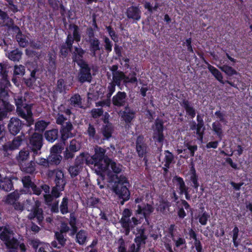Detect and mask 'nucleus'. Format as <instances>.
<instances>
[{
	"label": "nucleus",
	"instance_id": "obj_40",
	"mask_svg": "<svg viewBox=\"0 0 252 252\" xmlns=\"http://www.w3.org/2000/svg\"><path fill=\"white\" fill-rule=\"evenodd\" d=\"M183 105L187 114L192 118H194L195 116V110L193 107L190 105L189 102L187 100H184L183 102Z\"/></svg>",
	"mask_w": 252,
	"mask_h": 252
},
{
	"label": "nucleus",
	"instance_id": "obj_29",
	"mask_svg": "<svg viewBox=\"0 0 252 252\" xmlns=\"http://www.w3.org/2000/svg\"><path fill=\"white\" fill-rule=\"evenodd\" d=\"M118 243L119 246L118 247V252H126V245L122 238H121L119 241ZM128 252H138V250H135V244H132L130 247Z\"/></svg>",
	"mask_w": 252,
	"mask_h": 252
},
{
	"label": "nucleus",
	"instance_id": "obj_43",
	"mask_svg": "<svg viewBox=\"0 0 252 252\" xmlns=\"http://www.w3.org/2000/svg\"><path fill=\"white\" fill-rule=\"evenodd\" d=\"M70 86V84L67 85L63 79H60L57 83V90L60 93L65 92Z\"/></svg>",
	"mask_w": 252,
	"mask_h": 252
},
{
	"label": "nucleus",
	"instance_id": "obj_61",
	"mask_svg": "<svg viewBox=\"0 0 252 252\" xmlns=\"http://www.w3.org/2000/svg\"><path fill=\"white\" fill-rule=\"evenodd\" d=\"M173 240L175 243V245L177 247H179L180 246L185 244L186 241L185 239L183 238H178V239H175L174 238H173Z\"/></svg>",
	"mask_w": 252,
	"mask_h": 252
},
{
	"label": "nucleus",
	"instance_id": "obj_23",
	"mask_svg": "<svg viewBox=\"0 0 252 252\" xmlns=\"http://www.w3.org/2000/svg\"><path fill=\"white\" fill-rule=\"evenodd\" d=\"M173 181L176 186L177 189H178L180 190V193L181 194L185 193L186 196V198L188 199L187 193V189L183 179L180 177H175L174 178Z\"/></svg>",
	"mask_w": 252,
	"mask_h": 252
},
{
	"label": "nucleus",
	"instance_id": "obj_18",
	"mask_svg": "<svg viewBox=\"0 0 252 252\" xmlns=\"http://www.w3.org/2000/svg\"><path fill=\"white\" fill-rule=\"evenodd\" d=\"M22 122L17 118H12L8 124V128L10 132L13 135L18 134L21 129Z\"/></svg>",
	"mask_w": 252,
	"mask_h": 252
},
{
	"label": "nucleus",
	"instance_id": "obj_51",
	"mask_svg": "<svg viewBox=\"0 0 252 252\" xmlns=\"http://www.w3.org/2000/svg\"><path fill=\"white\" fill-rule=\"evenodd\" d=\"M191 171L192 174L190 177V179L193 184L194 188L197 189L199 186V184L197 181V176L196 174L195 170L193 167V165L192 166Z\"/></svg>",
	"mask_w": 252,
	"mask_h": 252
},
{
	"label": "nucleus",
	"instance_id": "obj_16",
	"mask_svg": "<svg viewBox=\"0 0 252 252\" xmlns=\"http://www.w3.org/2000/svg\"><path fill=\"white\" fill-rule=\"evenodd\" d=\"M81 148V143L75 139L71 141L68 147L66 149L65 152V158H72L74 155V153L79 151Z\"/></svg>",
	"mask_w": 252,
	"mask_h": 252
},
{
	"label": "nucleus",
	"instance_id": "obj_45",
	"mask_svg": "<svg viewBox=\"0 0 252 252\" xmlns=\"http://www.w3.org/2000/svg\"><path fill=\"white\" fill-rule=\"evenodd\" d=\"M49 123L44 121L40 120L37 122L35 124V129L38 131H43L48 125Z\"/></svg>",
	"mask_w": 252,
	"mask_h": 252
},
{
	"label": "nucleus",
	"instance_id": "obj_39",
	"mask_svg": "<svg viewBox=\"0 0 252 252\" xmlns=\"http://www.w3.org/2000/svg\"><path fill=\"white\" fill-rule=\"evenodd\" d=\"M30 157V152L28 148L23 149L19 152L17 157V160L19 162H23L28 159Z\"/></svg>",
	"mask_w": 252,
	"mask_h": 252
},
{
	"label": "nucleus",
	"instance_id": "obj_2",
	"mask_svg": "<svg viewBox=\"0 0 252 252\" xmlns=\"http://www.w3.org/2000/svg\"><path fill=\"white\" fill-rule=\"evenodd\" d=\"M13 231L8 226L0 227V239L4 243L9 249L8 252H17L16 250L19 247L22 252H25L26 247L23 243L20 244L14 238Z\"/></svg>",
	"mask_w": 252,
	"mask_h": 252
},
{
	"label": "nucleus",
	"instance_id": "obj_54",
	"mask_svg": "<svg viewBox=\"0 0 252 252\" xmlns=\"http://www.w3.org/2000/svg\"><path fill=\"white\" fill-rule=\"evenodd\" d=\"M169 206L168 202L162 200L161 201H160V204L157 207V209L158 211H159L163 213Z\"/></svg>",
	"mask_w": 252,
	"mask_h": 252
},
{
	"label": "nucleus",
	"instance_id": "obj_28",
	"mask_svg": "<svg viewBox=\"0 0 252 252\" xmlns=\"http://www.w3.org/2000/svg\"><path fill=\"white\" fill-rule=\"evenodd\" d=\"M126 94L125 92H118L113 97V103L115 105H123L126 101Z\"/></svg>",
	"mask_w": 252,
	"mask_h": 252
},
{
	"label": "nucleus",
	"instance_id": "obj_32",
	"mask_svg": "<svg viewBox=\"0 0 252 252\" xmlns=\"http://www.w3.org/2000/svg\"><path fill=\"white\" fill-rule=\"evenodd\" d=\"M33 157V160H32L28 165V166L26 167L22 166V169L29 173H33L36 170L38 169V166H37L36 163L35 162V157Z\"/></svg>",
	"mask_w": 252,
	"mask_h": 252
},
{
	"label": "nucleus",
	"instance_id": "obj_17",
	"mask_svg": "<svg viewBox=\"0 0 252 252\" xmlns=\"http://www.w3.org/2000/svg\"><path fill=\"white\" fill-rule=\"evenodd\" d=\"M23 139L21 136L15 137L12 141L8 142L3 145L4 151H13L19 148L21 145Z\"/></svg>",
	"mask_w": 252,
	"mask_h": 252
},
{
	"label": "nucleus",
	"instance_id": "obj_10",
	"mask_svg": "<svg viewBox=\"0 0 252 252\" xmlns=\"http://www.w3.org/2000/svg\"><path fill=\"white\" fill-rule=\"evenodd\" d=\"M135 202L137 204L135 206L136 214L143 215L146 221H148L147 217L154 211V208L150 204L143 203L141 198L136 199Z\"/></svg>",
	"mask_w": 252,
	"mask_h": 252
},
{
	"label": "nucleus",
	"instance_id": "obj_52",
	"mask_svg": "<svg viewBox=\"0 0 252 252\" xmlns=\"http://www.w3.org/2000/svg\"><path fill=\"white\" fill-rule=\"evenodd\" d=\"M165 154V166L166 167H169L170 164L171 163L173 160V155L168 151H166Z\"/></svg>",
	"mask_w": 252,
	"mask_h": 252
},
{
	"label": "nucleus",
	"instance_id": "obj_24",
	"mask_svg": "<svg viewBox=\"0 0 252 252\" xmlns=\"http://www.w3.org/2000/svg\"><path fill=\"white\" fill-rule=\"evenodd\" d=\"M145 228L143 227L140 228L137 230L138 232L136 233V236L135 238V242L136 243V247H135V250L138 249V252L140 250V245L142 244L145 243V240L146 239V237L144 234Z\"/></svg>",
	"mask_w": 252,
	"mask_h": 252
},
{
	"label": "nucleus",
	"instance_id": "obj_6",
	"mask_svg": "<svg viewBox=\"0 0 252 252\" xmlns=\"http://www.w3.org/2000/svg\"><path fill=\"white\" fill-rule=\"evenodd\" d=\"M40 206V202L32 198H30L26 201L25 207L28 211L31 212L28 216L30 220H34L36 219L37 221L40 223L43 220V217L42 214V210L38 208Z\"/></svg>",
	"mask_w": 252,
	"mask_h": 252
},
{
	"label": "nucleus",
	"instance_id": "obj_57",
	"mask_svg": "<svg viewBox=\"0 0 252 252\" xmlns=\"http://www.w3.org/2000/svg\"><path fill=\"white\" fill-rule=\"evenodd\" d=\"M37 165H41L43 167H47L48 165L49 160L44 158H40L37 160L35 161Z\"/></svg>",
	"mask_w": 252,
	"mask_h": 252
},
{
	"label": "nucleus",
	"instance_id": "obj_30",
	"mask_svg": "<svg viewBox=\"0 0 252 252\" xmlns=\"http://www.w3.org/2000/svg\"><path fill=\"white\" fill-rule=\"evenodd\" d=\"M178 215L180 218H184L186 216L184 208L187 210L190 209L189 205L185 200H181V203L178 205Z\"/></svg>",
	"mask_w": 252,
	"mask_h": 252
},
{
	"label": "nucleus",
	"instance_id": "obj_37",
	"mask_svg": "<svg viewBox=\"0 0 252 252\" xmlns=\"http://www.w3.org/2000/svg\"><path fill=\"white\" fill-rule=\"evenodd\" d=\"M120 114L126 122H130L134 116L133 111L127 108L124 111L120 112Z\"/></svg>",
	"mask_w": 252,
	"mask_h": 252
},
{
	"label": "nucleus",
	"instance_id": "obj_19",
	"mask_svg": "<svg viewBox=\"0 0 252 252\" xmlns=\"http://www.w3.org/2000/svg\"><path fill=\"white\" fill-rule=\"evenodd\" d=\"M90 50L91 55L94 57H100L102 53V50L99 46L100 42L97 38H93L90 41Z\"/></svg>",
	"mask_w": 252,
	"mask_h": 252
},
{
	"label": "nucleus",
	"instance_id": "obj_4",
	"mask_svg": "<svg viewBox=\"0 0 252 252\" xmlns=\"http://www.w3.org/2000/svg\"><path fill=\"white\" fill-rule=\"evenodd\" d=\"M14 99L18 115L26 120L29 126L32 125L34 121L31 110L32 105L27 104L26 99L19 95L15 96Z\"/></svg>",
	"mask_w": 252,
	"mask_h": 252
},
{
	"label": "nucleus",
	"instance_id": "obj_27",
	"mask_svg": "<svg viewBox=\"0 0 252 252\" xmlns=\"http://www.w3.org/2000/svg\"><path fill=\"white\" fill-rule=\"evenodd\" d=\"M144 137L139 136L136 141V150L140 157H143L146 153V148L143 143Z\"/></svg>",
	"mask_w": 252,
	"mask_h": 252
},
{
	"label": "nucleus",
	"instance_id": "obj_8",
	"mask_svg": "<svg viewBox=\"0 0 252 252\" xmlns=\"http://www.w3.org/2000/svg\"><path fill=\"white\" fill-rule=\"evenodd\" d=\"M70 32H72L73 36L69 34L66 41V45H63L61 49V53L63 56H66L69 51L72 47L73 41L74 40L77 42L80 40V35L78 33V28L75 25H70Z\"/></svg>",
	"mask_w": 252,
	"mask_h": 252
},
{
	"label": "nucleus",
	"instance_id": "obj_33",
	"mask_svg": "<svg viewBox=\"0 0 252 252\" xmlns=\"http://www.w3.org/2000/svg\"><path fill=\"white\" fill-rule=\"evenodd\" d=\"M42 189L45 192V194L44 195L45 200L48 205H51V203L53 200V199L56 198L54 196L52 195V191L51 194H49V187L47 185H44L42 186Z\"/></svg>",
	"mask_w": 252,
	"mask_h": 252
},
{
	"label": "nucleus",
	"instance_id": "obj_53",
	"mask_svg": "<svg viewBox=\"0 0 252 252\" xmlns=\"http://www.w3.org/2000/svg\"><path fill=\"white\" fill-rule=\"evenodd\" d=\"M55 236L59 243V245H60V246H63L65 242V239H64V235H63V232H57L55 233Z\"/></svg>",
	"mask_w": 252,
	"mask_h": 252
},
{
	"label": "nucleus",
	"instance_id": "obj_42",
	"mask_svg": "<svg viewBox=\"0 0 252 252\" xmlns=\"http://www.w3.org/2000/svg\"><path fill=\"white\" fill-rule=\"evenodd\" d=\"M16 30L18 32V33L16 35L17 41L19 43L20 46L23 47H25L28 44L27 40L26 39L25 36L22 35V33L20 32V30L18 27L16 28Z\"/></svg>",
	"mask_w": 252,
	"mask_h": 252
},
{
	"label": "nucleus",
	"instance_id": "obj_46",
	"mask_svg": "<svg viewBox=\"0 0 252 252\" xmlns=\"http://www.w3.org/2000/svg\"><path fill=\"white\" fill-rule=\"evenodd\" d=\"M71 104L74 107H82L81 97L78 94H75L70 98Z\"/></svg>",
	"mask_w": 252,
	"mask_h": 252
},
{
	"label": "nucleus",
	"instance_id": "obj_55",
	"mask_svg": "<svg viewBox=\"0 0 252 252\" xmlns=\"http://www.w3.org/2000/svg\"><path fill=\"white\" fill-rule=\"evenodd\" d=\"M209 218V215L207 213L204 212L199 217V221L202 225H205Z\"/></svg>",
	"mask_w": 252,
	"mask_h": 252
},
{
	"label": "nucleus",
	"instance_id": "obj_26",
	"mask_svg": "<svg viewBox=\"0 0 252 252\" xmlns=\"http://www.w3.org/2000/svg\"><path fill=\"white\" fill-rule=\"evenodd\" d=\"M126 14L129 18L136 20L140 19V11L137 7L131 6L129 7L127 10Z\"/></svg>",
	"mask_w": 252,
	"mask_h": 252
},
{
	"label": "nucleus",
	"instance_id": "obj_56",
	"mask_svg": "<svg viewBox=\"0 0 252 252\" xmlns=\"http://www.w3.org/2000/svg\"><path fill=\"white\" fill-rule=\"evenodd\" d=\"M104 41L105 43L104 47L105 50L108 53L112 51L111 42L110 41L109 39L107 37H105L104 38Z\"/></svg>",
	"mask_w": 252,
	"mask_h": 252
},
{
	"label": "nucleus",
	"instance_id": "obj_3",
	"mask_svg": "<svg viewBox=\"0 0 252 252\" xmlns=\"http://www.w3.org/2000/svg\"><path fill=\"white\" fill-rule=\"evenodd\" d=\"M84 51L81 48L75 47L73 53V59L80 67V71L78 75V79L81 83L86 81L91 82L92 76L90 69L87 64L83 60Z\"/></svg>",
	"mask_w": 252,
	"mask_h": 252
},
{
	"label": "nucleus",
	"instance_id": "obj_11",
	"mask_svg": "<svg viewBox=\"0 0 252 252\" xmlns=\"http://www.w3.org/2000/svg\"><path fill=\"white\" fill-rule=\"evenodd\" d=\"M55 183L56 186L52 189V195L55 197H59L61 195V192L63 190L66 184L64 180L63 173L61 170L56 171Z\"/></svg>",
	"mask_w": 252,
	"mask_h": 252
},
{
	"label": "nucleus",
	"instance_id": "obj_36",
	"mask_svg": "<svg viewBox=\"0 0 252 252\" xmlns=\"http://www.w3.org/2000/svg\"><path fill=\"white\" fill-rule=\"evenodd\" d=\"M208 69L214 76L221 83L224 84L223 77L220 72L211 65H208Z\"/></svg>",
	"mask_w": 252,
	"mask_h": 252
},
{
	"label": "nucleus",
	"instance_id": "obj_50",
	"mask_svg": "<svg viewBox=\"0 0 252 252\" xmlns=\"http://www.w3.org/2000/svg\"><path fill=\"white\" fill-rule=\"evenodd\" d=\"M68 199L67 198H63L60 206V210L62 214H66L68 212Z\"/></svg>",
	"mask_w": 252,
	"mask_h": 252
},
{
	"label": "nucleus",
	"instance_id": "obj_41",
	"mask_svg": "<svg viewBox=\"0 0 252 252\" xmlns=\"http://www.w3.org/2000/svg\"><path fill=\"white\" fill-rule=\"evenodd\" d=\"M87 237V234L86 232L84 230H80L76 234V242L80 245H83L86 242Z\"/></svg>",
	"mask_w": 252,
	"mask_h": 252
},
{
	"label": "nucleus",
	"instance_id": "obj_47",
	"mask_svg": "<svg viewBox=\"0 0 252 252\" xmlns=\"http://www.w3.org/2000/svg\"><path fill=\"white\" fill-rule=\"evenodd\" d=\"M69 224L71 227V235H73L75 234L77 231V227L76 226V219L73 214H70Z\"/></svg>",
	"mask_w": 252,
	"mask_h": 252
},
{
	"label": "nucleus",
	"instance_id": "obj_64",
	"mask_svg": "<svg viewBox=\"0 0 252 252\" xmlns=\"http://www.w3.org/2000/svg\"><path fill=\"white\" fill-rule=\"evenodd\" d=\"M49 63L50 64L51 67L52 69H54L55 68V55L54 54H52L51 55H49Z\"/></svg>",
	"mask_w": 252,
	"mask_h": 252
},
{
	"label": "nucleus",
	"instance_id": "obj_14",
	"mask_svg": "<svg viewBox=\"0 0 252 252\" xmlns=\"http://www.w3.org/2000/svg\"><path fill=\"white\" fill-rule=\"evenodd\" d=\"M153 128V138L159 142H162L164 139L163 134V122L161 120L157 119Z\"/></svg>",
	"mask_w": 252,
	"mask_h": 252
},
{
	"label": "nucleus",
	"instance_id": "obj_60",
	"mask_svg": "<svg viewBox=\"0 0 252 252\" xmlns=\"http://www.w3.org/2000/svg\"><path fill=\"white\" fill-rule=\"evenodd\" d=\"M87 133L90 137L94 138L95 134L94 127L91 125H89L88 128Z\"/></svg>",
	"mask_w": 252,
	"mask_h": 252
},
{
	"label": "nucleus",
	"instance_id": "obj_15",
	"mask_svg": "<svg viewBox=\"0 0 252 252\" xmlns=\"http://www.w3.org/2000/svg\"><path fill=\"white\" fill-rule=\"evenodd\" d=\"M22 181L24 188L27 189V190L24 191L25 193L31 192V191L29 190L31 188L33 193L35 194L39 195L40 194L41 189L34 185L29 176H26L24 177Z\"/></svg>",
	"mask_w": 252,
	"mask_h": 252
},
{
	"label": "nucleus",
	"instance_id": "obj_12",
	"mask_svg": "<svg viewBox=\"0 0 252 252\" xmlns=\"http://www.w3.org/2000/svg\"><path fill=\"white\" fill-rule=\"evenodd\" d=\"M42 146V136L34 133L30 139L29 147L33 152V156L35 157L41 154L40 149Z\"/></svg>",
	"mask_w": 252,
	"mask_h": 252
},
{
	"label": "nucleus",
	"instance_id": "obj_13",
	"mask_svg": "<svg viewBox=\"0 0 252 252\" xmlns=\"http://www.w3.org/2000/svg\"><path fill=\"white\" fill-rule=\"evenodd\" d=\"M63 149L62 146L59 144L53 146L51 149L50 155L48 158L49 161L55 164H59L62 159L60 154Z\"/></svg>",
	"mask_w": 252,
	"mask_h": 252
},
{
	"label": "nucleus",
	"instance_id": "obj_20",
	"mask_svg": "<svg viewBox=\"0 0 252 252\" xmlns=\"http://www.w3.org/2000/svg\"><path fill=\"white\" fill-rule=\"evenodd\" d=\"M189 150L190 153V156L193 157L195 152L197 150V146L196 145H192L189 142L185 143L184 148L178 145L177 146V152L178 154H180L182 153H186Z\"/></svg>",
	"mask_w": 252,
	"mask_h": 252
},
{
	"label": "nucleus",
	"instance_id": "obj_49",
	"mask_svg": "<svg viewBox=\"0 0 252 252\" xmlns=\"http://www.w3.org/2000/svg\"><path fill=\"white\" fill-rule=\"evenodd\" d=\"M212 128L215 133L221 139L222 135V129L220 124L219 122L214 123L212 125Z\"/></svg>",
	"mask_w": 252,
	"mask_h": 252
},
{
	"label": "nucleus",
	"instance_id": "obj_9",
	"mask_svg": "<svg viewBox=\"0 0 252 252\" xmlns=\"http://www.w3.org/2000/svg\"><path fill=\"white\" fill-rule=\"evenodd\" d=\"M131 214V213L129 209H125L123 211V216L121 220L122 226L125 229L126 235L129 234L130 228L140 223L139 220H137L135 218H132V221H131L129 220Z\"/></svg>",
	"mask_w": 252,
	"mask_h": 252
},
{
	"label": "nucleus",
	"instance_id": "obj_5",
	"mask_svg": "<svg viewBox=\"0 0 252 252\" xmlns=\"http://www.w3.org/2000/svg\"><path fill=\"white\" fill-rule=\"evenodd\" d=\"M113 82L109 83L108 86V92L106 94V96L108 98H109L115 92L116 84L120 86L121 82H123L126 85L128 83H135L137 81L135 73L130 74L128 76H126L123 73L119 72H117L113 74Z\"/></svg>",
	"mask_w": 252,
	"mask_h": 252
},
{
	"label": "nucleus",
	"instance_id": "obj_63",
	"mask_svg": "<svg viewBox=\"0 0 252 252\" xmlns=\"http://www.w3.org/2000/svg\"><path fill=\"white\" fill-rule=\"evenodd\" d=\"M104 89L101 88L99 89V92L98 93V96L97 97H93V95L91 93H89L88 94V99H94L95 100L96 99H97L98 98H102V97L103 96V94H102V92H103V90Z\"/></svg>",
	"mask_w": 252,
	"mask_h": 252
},
{
	"label": "nucleus",
	"instance_id": "obj_44",
	"mask_svg": "<svg viewBox=\"0 0 252 252\" xmlns=\"http://www.w3.org/2000/svg\"><path fill=\"white\" fill-rule=\"evenodd\" d=\"M219 67L223 72L228 76H232L238 74V72L234 69L228 65H224Z\"/></svg>",
	"mask_w": 252,
	"mask_h": 252
},
{
	"label": "nucleus",
	"instance_id": "obj_58",
	"mask_svg": "<svg viewBox=\"0 0 252 252\" xmlns=\"http://www.w3.org/2000/svg\"><path fill=\"white\" fill-rule=\"evenodd\" d=\"M233 242L234 244V245L237 247L238 246V244L236 242L237 239L238 238V232H239V229L237 226H235L233 231Z\"/></svg>",
	"mask_w": 252,
	"mask_h": 252
},
{
	"label": "nucleus",
	"instance_id": "obj_48",
	"mask_svg": "<svg viewBox=\"0 0 252 252\" xmlns=\"http://www.w3.org/2000/svg\"><path fill=\"white\" fill-rule=\"evenodd\" d=\"M112 131V127L111 125L107 124L104 127L102 130L103 136L106 138L108 139L111 136Z\"/></svg>",
	"mask_w": 252,
	"mask_h": 252
},
{
	"label": "nucleus",
	"instance_id": "obj_1",
	"mask_svg": "<svg viewBox=\"0 0 252 252\" xmlns=\"http://www.w3.org/2000/svg\"><path fill=\"white\" fill-rule=\"evenodd\" d=\"M95 154L90 156L88 153H82L76 159V164L70 166L68 169L71 176H75L79 172L80 164L85 161L93 167L97 174L100 175L103 180L106 176L109 179L108 187L114 192L120 198L122 199L121 204L129 198L130 193L127 188L128 184L126 178L121 176L118 177L117 174L122 171V166L105 157V150L98 146L94 148Z\"/></svg>",
	"mask_w": 252,
	"mask_h": 252
},
{
	"label": "nucleus",
	"instance_id": "obj_25",
	"mask_svg": "<svg viewBox=\"0 0 252 252\" xmlns=\"http://www.w3.org/2000/svg\"><path fill=\"white\" fill-rule=\"evenodd\" d=\"M72 129V124L70 122H67L65 126H63L61 130L62 139L65 141L67 138L72 137L73 135L71 132Z\"/></svg>",
	"mask_w": 252,
	"mask_h": 252
},
{
	"label": "nucleus",
	"instance_id": "obj_7",
	"mask_svg": "<svg viewBox=\"0 0 252 252\" xmlns=\"http://www.w3.org/2000/svg\"><path fill=\"white\" fill-rule=\"evenodd\" d=\"M8 94L4 89L0 88V120H2L7 115V113L13 111L14 106L8 101Z\"/></svg>",
	"mask_w": 252,
	"mask_h": 252
},
{
	"label": "nucleus",
	"instance_id": "obj_38",
	"mask_svg": "<svg viewBox=\"0 0 252 252\" xmlns=\"http://www.w3.org/2000/svg\"><path fill=\"white\" fill-rule=\"evenodd\" d=\"M22 52L17 49L11 51L6 54L8 58L14 62L19 61L21 58Z\"/></svg>",
	"mask_w": 252,
	"mask_h": 252
},
{
	"label": "nucleus",
	"instance_id": "obj_59",
	"mask_svg": "<svg viewBox=\"0 0 252 252\" xmlns=\"http://www.w3.org/2000/svg\"><path fill=\"white\" fill-rule=\"evenodd\" d=\"M91 112L92 116L94 118H96L102 115L103 111L101 109H94L92 110Z\"/></svg>",
	"mask_w": 252,
	"mask_h": 252
},
{
	"label": "nucleus",
	"instance_id": "obj_62",
	"mask_svg": "<svg viewBox=\"0 0 252 252\" xmlns=\"http://www.w3.org/2000/svg\"><path fill=\"white\" fill-rule=\"evenodd\" d=\"M144 7L146 9H147L150 12H153L154 10H157L158 4L156 3L155 5L153 7L149 2H146L144 5Z\"/></svg>",
	"mask_w": 252,
	"mask_h": 252
},
{
	"label": "nucleus",
	"instance_id": "obj_22",
	"mask_svg": "<svg viewBox=\"0 0 252 252\" xmlns=\"http://www.w3.org/2000/svg\"><path fill=\"white\" fill-rule=\"evenodd\" d=\"M25 67L22 65H16L14 67L13 75L14 77L12 79V82L17 86H19V83L17 81L15 76H22L25 74Z\"/></svg>",
	"mask_w": 252,
	"mask_h": 252
},
{
	"label": "nucleus",
	"instance_id": "obj_21",
	"mask_svg": "<svg viewBox=\"0 0 252 252\" xmlns=\"http://www.w3.org/2000/svg\"><path fill=\"white\" fill-rule=\"evenodd\" d=\"M36 72L35 70H32L31 73L30 78L26 80L25 83L27 86L33 88H34L35 87H38L39 88L41 87L39 79L35 77Z\"/></svg>",
	"mask_w": 252,
	"mask_h": 252
},
{
	"label": "nucleus",
	"instance_id": "obj_31",
	"mask_svg": "<svg viewBox=\"0 0 252 252\" xmlns=\"http://www.w3.org/2000/svg\"><path fill=\"white\" fill-rule=\"evenodd\" d=\"M20 194L18 190H16L8 194L6 197L4 201L6 203L14 205L16 203V201L19 198Z\"/></svg>",
	"mask_w": 252,
	"mask_h": 252
},
{
	"label": "nucleus",
	"instance_id": "obj_34",
	"mask_svg": "<svg viewBox=\"0 0 252 252\" xmlns=\"http://www.w3.org/2000/svg\"><path fill=\"white\" fill-rule=\"evenodd\" d=\"M191 128L192 129H196V134L198 135V139L202 142L205 129L204 124L200 126L199 124H197L196 125V123L193 122L191 126Z\"/></svg>",
	"mask_w": 252,
	"mask_h": 252
},
{
	"label": "nucleus",
	"instance_id": "obj_35",
	"mask_svg": "<svg viewBox=\"0 0 252 252\" xmlns=\"http://www.w3.org/2000/svg\"><path fill=\"white\" fill-rule=\"evenodd\" d=\"M58 131L57 129H52L45 132L44 136L47 140L53 142L58 137Z\"/></svg>",
	"mask_w": 252,
	"mask_h": 252
}]
</instances>
